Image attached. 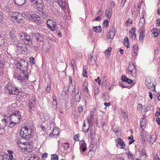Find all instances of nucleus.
<instances>
[{"label": "nucleus", "instance_id": "obj_1", "mask_svg": "<svg viewBox=\"0 0 160 160\" xmlns=\"http://www.w3.org/2000/svg\"><path fill=\"white\" fill-rule=\"evenodd\" d=\"M4 90L5 93L8 94L18 95L21 92L20 89H18L11 82H8L5 86Z\"/></svg>", "mask_w": 160, "mask_h": 160}, {"label": "nucleus", "instance_id": "obj_2", "mask_svg": "<svg viewBox=\"0 0 160 160\" xmlns=\"http://www.w3.org/2000/svg\"><path fill=\"white\" fill-rule=\"evenodd\" d=\"M16 65L17 68L22 71V73L28 75L27 69L28 64L27 60L23 59H21Z\"/></svg>", "mask_w": 160, "mask_h": 160}, {"label": "nucleus", "instance_id": "obj_3", "mask_svg": "<svg viewBox=\"0 0 160 160\" xmlns=\"http://www.w3.org/2000/svg\"><path fill=\"white\" fill-rule=\"evenodd\" d=\"M13 77L19 81L20 83L23 86H27L28 76L27 75H25L21 72L19 75L15 72L13 73Z\"/></svg>", "mask_w": 160, "mask_h": 160}, {"label": "nucleus", "instance_id": "obj_4", "mask_svg": "<svg viewBox=\"0 0 160 160\" xmlns=\"http://www.w3.org/2000/svg\"><path fill=\"white\" fill-rule=\"evenodd\" d=\"M36 4L37 8V12L42 15L43 18L47 16L48 14L44 6V4L42 0H38L34 3Z\"/></svg>", "mask_w": 160, "mask_h": 160}, {"label": "nucleus", "instance_id": "obj_5", "mask_svg": "<svg viewBox=\"0 0 160 160\" xmlns=\"http://www.w3.org/2000/svg\"><path fill=\"white\" fill-rule=\"evenodd\" d=\"M21 117V113L19 111H15L11 114L10 118L11 126L13 127L16 124L19 123Z\"/></svg>", "mask_w": 160, "mask_h": 160}, {"label": "nucleus", "instance_id": "obj_6", "mask_svg": "<svg viewBox=\"0 0 160 160\" xmlns=\"http://www.w3.org/2000/svg\"><path fill=\"white\" fill-rule=\"evenodd\" d=\"M32 131L33 130L32 129L29 128L27 126L24 127L21 129L20 136L25 140H27L31 137Z\"/></svg>", "mask_w": 160, "mask_h": 160}, {"label": "nucleus", "instance_id": "obj_7", "mask_svg": "<svg viewBox=\"0 0 160 160\" xmlns=\"http://www.w3.org/2000/svg\"><path fill=\"white\" fill-rule=\"evenodd\" d=\"M18 35L20 40L24 42L25 45L29 46L32 44V40L30 36L24 32H20Z\"/></svg>", "mask_w": 160, "mask_h": 160}, {"label": "nucleus", "instance_id": "obj_8", "mask_svg": "<svg viewBox=\"0 0 160 160\" xmlns=\"http://www.w3.org/2000/svg\"><path fill=\"white\" fill-rule=\"evenodd\" d=\"M36 104V98L35 96L32 95L29 99L28 106V111L30 113H32Z\"/></svg>", "mask_w": 160, "mask_h": 160}, {"label": "nucleus", "instance_id": "obj_9", "mask_svg": "<svg viewBox=\"0 0 160 160\" xmlns=\"http://www.w3.org/2000/svg\"><path fill=\"white\" fill-rule=\"evenodd\" d=\"M32 36L33 41L38 44L40 43L43 40V35L41 33H37L33 34Z\"/></svg>", "mask_w": 160, "mask_h": 160}, {"label": "nucleus", "instance_id": "obj_10", "mask_svg": "<svg viewBox=\"0 0 160 160\" xmlns=\"http://www.w3.org/2000/svg\"><path fill=\"white\" fill-rule=\"evenodd\" d=\"M128 70L129 73L133 77H136L137 76L136 67L134 64L132 63H129Z\"/></svg>", "mask_w": 160, "mask_h": 160}, {"label": "nucleus", "instance_id": "obj_11", "mask_svg": "<svg viewBox=\"0 0 160 160\" xmlns=\"http://www.w3.org/2000/svg\"><path fill=\"white\" fill-rule=\"evenodd\" d=\"M47 25L49 29L52 31H55L57 29L56 22L51 19L47 21Z\"/></svg>", "mask_w": 160, "mask_h": 160}, {"label": "nucleus", "instance_id": "obj_12", "mask_svg": "<svg viewBox=\"0 0 160 160\" xmlns=\"http://www.w3.org/2000/svg\"><path fill=\"white\" fill-rule=\"evenodd\" d=\"M28 18L38 24L41 23L40 18L39 16L37 14H30L28 17Z\"/></svg>", "mask_w": 160, "mask_h": 160}, {"label": "nucleus", "instance_id": "obj_13", "mask_svg": "<svg viewBox=\"0 0 160 160\" xmlns=\"http://www.w3.org/2000/svg\"><path fill=\"white\" fill-rule=\"evenodd\" d=\"M26 45L25 44H22L20 43L17 44L16 46L17 50L21 53H24L25 51L27 49Z\"/></svg>", "mask_w": 160, "mask_h": 160}, {"label": "nucleus", "instance_id": "obj_14", "mask_svg": "<svg viewBox=\"0 0 160 160\" xmlns=\"http://www.w3.org/2000/svg\"><path fill=\"white\" fill-rule=\"evenodd\" d=\"M115 142L117 147L120 149H124L125 147V144L122 139L118 138V139H115Z\"/></svg>", "mask_w": 160, "mask_h": 160}, {"label": "nucleus", "instance_id": "obj_15", "mask_svg": "<svg viewBox=\"0 0 160 160\" xmlns=\"http://www.w3.org/2000/svg\"><path fill=\"white\" fill-rule=\"evenodd\" d=\"M88 58V62L90 64L94 65L95 64L97 59L96 56L89 55Z\"/></svg>", "mask_w": 160, "mask_h": 160}, {"label": "nucleus", "instance_id": "obj_16", "mask_svg": "<svg viewBox=\"0 0 160 160\" xmlns=\"http://www.w3.org/2000/svg\"><path fill=\"white\" fill-rule=\"evenodd\" d=\"M145 84L147 88L153 91H155V86L153 83H152L150 80H146Z\"/></svg>", "mask_w": 160, "mask_h": 160}, {"label": "nucleus", "instance_id": "obj_17", "mask_svg": "<svg viewBox=\"0 0 160 160\" xmlns=\"http://www.w3.org/2000/svg\"><path fill=\"white\" fill-rule=\"evenodd\" d=\"M2 125H1L2 127H3V128H4V127L6 126L12 128V127L11 126V122L9 120H7L5 118L3 119L2 120Z\"/></svg>", "mask_w": 160, "mask_h": 160}, {"label": "nucleus", "instance_id": "obj_18", "mask_svg": "<svg viewBox=\"0 0 160 160\" xmlns=\"http://www.w3.org/2000/svg\"><path fill=\"white\" fill-rule=\"evenodd\" d=\"M112 14V8L110 7L106 9L105 15L109 19L111 17Z\"/></svg>", "mask_w": 160, "mask_h": 160}, {"label": "nucleus", "instance_id": "obj_19", "mask_svg": "<svg viewBox=\"0 0 160 160\" xmlns=\"http://www.w3.org/2000/svg\"><path fill=\"white\" fill-rule=\"evenodd\" d=\"M25 139V138H21L20 139H16V142H17V144L18 147H21L22 145H23L24 144H26L27 143H28L27 142H25L24 141Z\"/></svg>", "mask_w": 160, "mask_h": 160}, {"label": "nucleus", "instance_id": "obj_20", "mask_svg": "<svg viewBox=\"0 0 160 160\" xmlns=\"http://www.w3.org/2000/svg\"><path fill=\"white\" fill-rule=\"evenodd\" d=\"M93 118L94 115L92 113H91L90 115L88 116L87 119L89 126L91 125H92L93 121Z\"/></svg>", "mask_w": 160, "mask_h": 160}, {"label": "nucleus", "instance_id": "obj_21", "mask_svg": "<svg viewBox=\"0 0 160 160\" xmlns=\"http://www.w3.org/2000/svg\"><path fill=\"white\" fill-rule=\"evenodd\" d=\"M115 31L114 27H112L111 28L109 34V37L110 38L112 39L113 38L115 34Z\"/></svg>", "mask_w": 160, "mask_h": 160}, {"label": "nucleus", "instance_id": "obj_22", "mask_svg": "<svg viewBox=\"0 0 160 160\" xmlns=\"http://www.w3.org/2000/svg\"><path fill=\"white\" fill-rule=\"evenodd\" d=\"M142 120H140V124L141 128L142 130H143L145 127L146 120L144 118H142Z\"/></svg>", "mask_w": 160, "mask_h": 160}, {"label": "nucleus", "instance_id": "obj_23", "mask_svg": "<svg viewBox=\"0 0 160 160\" xmlns=\"http://www.w3.org/2000/svg\"><path fill=\"white\" fill-rule=\"evenodd\" d=\"M140 135H141V140L142 142L144 143L147 140L146 136L147 133L146 132L143 131Z\"/></svg>", "mask_w": 160, "mask_h": 160}, {"label": "nucleus", "instance_id": "obj_24", "mask_svg": "<svg viewBox=\"0 0 160 160\" xmlns=\"http://www.w3.org/2000/svg\"><path fill=\"white\" fill-rule=\"evenodd\" d=\"M80 149L83 152H85L87 148L86 145L84 141L80 142Z\"/></svg>", "mask_w": 160, "mask_h": 160}, {"label": "nucleus", "instance_id": "obj_25", "mask_svg": "<svg viewBox=\"0 0 160 160\" xmlns=\"http://www.w3.org/2000/svg\"><path fill=\"white\" fill-rule=\"evenodd\" d=\"M121 79L123 82H126L128 84H131L133 82L131 79L124 76H123L122 77Z\"/></svg>", "mask_w": 160, "mask_h": 160}, {"label": "nucleus", "instance_id": "obj_26", "mask_svg": "<svg viewBox=\"0 0 160 160\" xmlns=\"http://www.w3.org/2000/svg\"><path fill=\"white\" fill-rule=\"evenodd\" d=\"M26 0H13L15 3L18 6H22L25 2Z\"/></svg>", "mask_w": 160, "mask_h": 160}, {"label": "nucleus", "instance_id": "obj_27", "mask_svg": "<svg viewBox=\"0 0 160 160\" xmlns=\"http://www.w3.org/2000/svg\"><path fill=\"white\" fill-rule=\"evenodd\" d=\"M81 95V93L79 92V90H77V94L75 93L74 95L75 99L76 101L79 102L80 101Z\"/></svg>", "mask_w": 160, "mask_h": 160}, {"label": "nucleus", "instance_id": "obj_28", "mask_svg": "<svg viewBox=\"0 0 160 160\" xmlns=\"http://www.w3.org/2000/svg\"><path fill=\"white\" fill-rule=\"evenodd\" d=\"M53 101L52 102V107L54 109L57 108V102L56 101V97L55 96H53L52 97Z\"/></svg>", "mask_w": 160, "mask_h": 160}, {"label": "nucleus", "instance_id": "obj_29", "mask_svg": "<svg viewBox=\"0 0 160 160\" xmlns=\"http://www.w3.org/2000/svg\"><path fill=\"white\" fill-rule=\"evenodd\" d=\"M27 160H39V157L36 154H31Z\"/></svg>", "mask_w": 160, "mask_h": 160}, {"label": "nucleus", "instance_id": "obj_30", "mask_svg": "<svg viewBox=\"0 0 160 160\" xmlns=\"http://www.w3.org/2000/svg\"><path fill=\"white\" fill-rule=\"evenodd\" d=\"M22 17L20 13H18L15 20H13L14 22L16 23H19L21 20L22 19Z\"/></svg>", "mask_w": 160, "mask_h": 160}, {"label": "nucleus", "instance_id": "obj_31", "mask_svg": "<svg viewBox=\"0 0 160 160\" xmlns=\"http://www.w3.org/2000/svg\"><path fill=\"white\" fill-rule=\"evenodd\" d=\"M7 152H8V156L9 160H15V158L13 157L12 154L13 152L12 151H10L9 150H8Z\"/></svg>", "mask_w": 160, "mask_h": 160}, {"label": "nucleus", "instance_id": "obj_32", "mask_svg": "<svg viewBox=\"0 0 160 160\" xmlns=\"http://www.w3.org/2000/svg\"><path fill=\"white\" fill-rule=\"evenodd\" d=\"M124 45L127 47V48H129L130 47L129 44V42L128 38L127 37H126L124 39L123 43Z\"/></svg>", "mask_w": 160, "mask_h": 160}, {"label": "nucleus", "instance_id": "obj_33", "mask_svg": "<svg viewBox=\"0 0 160 160\" xmlns=\"http://www.w3.org/2000/svg\"><path fill=\"white\" fill-rule=\"evenodd\" d=\"M18 13L17 12H12L10 13V17L12 18V19H14V20H15L17 16Z\"/></svg>", "mask_w": 160, "mask_h": 160}, {"label": "nucleus", "instance_id": "obj_34", "mask_svg": "<svg viewBox=\"0 0 160 160\" xmlns=\"http://www.w3.org/2000/svg\"><path fill=\"white\" fill-rule=\"evenodd\" d=\"M92 30L96 32H101L102 30L100 26L94 27H93Z\"/></svg>", "mask_w": 160, "mask_h": 160}, {"label": "nucleus", "instance_id": "obj_35", "mask_svg": "<svg viewBox=\"0 0 160 160\" xmlns=\"http://www.w3.org/2000/svg\"><path fill=\"white\" fill-rule=\"evenodd\" d=\"M66 3L64 1L62 2H60L59 5L62 10H65L66 8Z\"/></svg>", "mask_w": 160, "mask_h": 160}, {"label": "nucleus", "instance_id": "obj_36", "mask_svg": "<svg viewBox=\"0 0 160 160\" xmlns=\"http://www.w3.org/2000/svg\"><path fill=\"white\" fill-rule=\"evenodd\" d=\"M156 137L155 135H152L150 137V143H152V144L154 142L156 141Z\"/></svg>", "mask_w": 160, "mask_h": 160}, {"label": "nucleus", "instance_id": "obj_37", "mask_svg": "<svg viewBox=\"0 0 160 160\" xmlns=\"http://www.w3.org/2000/svg\"><path fill=\"white\" fill-rule=\"evenodd\" d=\"M7 157L8 155L7 154L0 155V160H9Z\"/></svg>", "mask_w": 160, "mask_h": 160}, {"label": "nucleus", "instance_id": "obj_38", "mask_svg": "<svg viewBox=\"0 0 160 160\" xmlns=\"http://www.w3.org/2000/svg\"><path fill=\"white\" fill-rule=\"evenodd\" d=\"M59 132L58 130V129L57 128H54L52 134L53 135L58 136L59 135Z\"/></svg>", "mask_w": 160, "mask_h": 160}, {"label": "nucleus", "instance_id": "obj_39", "mask_svg": "<svg viewBox=\"0 0 160 160\" xmlns=\"http://www.w3.org/2000/svg\"><path fill=\"white\" fill-rule=\"evenodd\" d=\"M94 92V94L95 96L97 95L99 93V88L97 86L95 88Z\"/></svg>", "mask_w": 160, "mask_h": 160}, {"label": "nucleus", "instance_id": "obj_40", "mask_svg": "<svg viewBox=\"0 0 160 160\" xmlns=\"http://www.w3.org/2000/svg\"><path fill=\"white\" fill-rule=\"evenodd\" d=\"M112 50V48L111 47H109L108 49L106 50V51L105 52V54H107L108 56H109L110 55Z\"/></svg>", "mask_w": 160, "mask_h": 160}, {"label": "nucleus", "instance_id": "obj_41", "mask_svg": "<svg viewBox=\"0 0 160 160\" xmlns=\"http://www.w3.org/2000/svg\"><path fill=\"white\" fill-rule=\"evenodd\" d=\"M58 157L56 154H53L51 155V160H58Z\"/></svg>", "mask_w": 160, "mask_h": 160}, {"label": "nucleus", "instance_id": "obj_42", "mask_svg": "<svg viewBox=\"0 0 160 160\" xmlns=\"http://www.w3.org/2000/svg\"><path fill=\"white\" fill-rule=\"evenodd\" d=\"M5 43V40L0 35V47L2 45H3Z\"/></svg>", "mask_w": 160, "mask_h": 160}, {"label": "nucleus", "instance_id": "obj_43", "mask_svg": "<svg viewBox=\"0 0 160 160\" xmlns=\"http://www.w3.org/2000/svg\"><path fill=\"white\" fill-rule=\"evenodd\" d=\"M103 98L104 101L108 100L109 99V97L108 94L106 93H103Z\"/></svg>", "mask_w": 160, "mask_h": 160}, {"label": "nucleus", "instance_id": "obj_44", "mask_svg": "<svg viewBox=\"0 0 160 160\" xmlns=\"http://www.w3.org/2000/svg\"><path fill=\"white\" fill-rule=\"evenodd\" d=\"M87 70L85 68H83V72L82 73V75L83 77H85L87 78L88 76L87 75Z\"/></svg>", "mask_w": 160, "mask_h": 160}, {"label": "nucleus", "instance_id": "obj_45", "mask_svg": "<svg viewBox=\"0 0 160 160\" xmlns=\"http://www.w3.org/2000/svg\"><path fill=\"white\" fill-rule=\"evenodd\" d=\"M104 27L105 28H106L108 25V21L107 20H105L104 21L103 23Z\"/></svg>", "mask_w": 160, "mask_h": 160}, {"label": "nucleus", "instance_id": "obj_46", "mask_svg": "<svg viewBox=\"0 0 160 160\" xmlns=\"http://www.w3.org/2000/svg\"><path fill=\"white\" fill-rule=\"evenodd\" d=\"M128 158H129L133 159L135 157L134 154H132L130 152H128Z\"/></svg>", "mask_w": 160, "mask_h": 160}, {"label": "nucleus", "instance_id": "obj_47", "mask_svg": "<svg viewBox=\"0 0 160 160\" xmlns=\"http://www.w3.org/2000/svg\"><path fill=\"white\" fill-rule=\"evenodd\" d=\"M140 154L142 156L146 155V153L145 152V150L144 149L142 148L139 152Z\"/></svg>", "mask_w": 160, "mask_h": 160}, {"label": "nucleus", "instance_id": "obj_48", "mask_svg": "<svg viewBox=\"0 0 160 160\" xmlns=\"http://www.w3.org/2000/svg\"><path fill=\"white\" fill-rule=\"evenodd\" d=\"M51 86L50 83L47 84V87L46 88V92L48 93H49L50 92Z\"/></svg>", "mask_w": 160, "mask_h": 160}, {"label": "nucleus", "instance_id": "obj_49", "mask_svg": "<svg viewBox=\"0 0 160 160\" xmlns=\"http://www.w3.org/2000/svg\"><path fill=\"white\" fill-rule=\"evenodd\" d=\"M11 39L12 43L14 42L16 40V36L14 35H11Z\"/></svg>", "mask_w": 160, "mask_h": 160}, {"label": "nucleus", "instance_id": "obj_50", "mask_svg": "<svg viewBox=\"0 0 160 160\" xmlns=\"http://www.w3.org/2000/svg\"><path fill=\"white\" fill-rule=\"evenodd\" d=\"M29 59L30 60L29 61L31 64H34L35 63V59L33 57H30L29 58Z\"/></svg>", "mask_w": 160, "mask_h": 160}, {"label": "nucleus", "instance_id": "obj_51", "mask_svg": "<svg viewBox=\"0 0 160 160\" xmlns=\"http://www.w3.org/2000/svg\"><path fill=\"white\" fill-rule=\"evenodd\" d=\"M138 46L135 45L133 46L132 48V50L133 51L134 53H136V52L138 51Z\"/></svg>", "mask_w": 160, "mask_h": 160}, {"label": "nucleus", "instance_id": "obj_52", "mask_svg": "<svg viewBox=\"0 0 160 160\" xmlns=\"http://www.w3.org/2000/svg\"><path fill=\"white\" fill-rule=\"evenodd\" d=\"M71 64L73 69H74V66H75V60L73 59H71Z\"/></svg>", "mask_w": 160, "mask_h": 160}, {"label": "nucleus", "instance_id": "obj_53", "mask_svg": "<svg viewBox=\"0 0 160 160\" xmlns=\"http://www.w3.org/2000/svg\"><path fill=\"white\" fill-rule=\"evenodd\" d=\"M48 157V154L47 153H45L42 156L41 158L42 160H45Z\"/></svg>", "mask_w": 160, "mask_h": 160}, {"label": "nucleus", "instance_id": "obj_54", "mask_svg": "<svg viewBox=\"0 0 160 160\" xmlns=\"http://www.w3.org/2000/svg\"><path fill=\"white\" fill-rule=\"evenodd\" d=\"M3 18V13L2 12L0 11V23L2 22Z\"/></svg>", "mask_w": 160, "mask_h": 160}, {"label": "nucleus", "instance_id": "obj_55", "mask_svg": "<svg viewBox=\"0 0 160 160\" xmlns=\"http://www.w3.org/2000/svg\"><path fill=\"white\" fill-rule=\"evenodd\" d=\"M145 30L143 28H141L139 31V33L140 35H144Z\"/></svg>", "mask_w": 160, "mask_h": 160}, {"label": "nucleus", "instance_id": "obj_56", "mask_svg": "<svg viewBox=\"0 0 160 160\" xmlns=\"http://www.w3.org/2000/svg\"><path fill=\"white\" fill-rule=\"evenodd\" d=\"M145 20L144 18V17L143 16L140 19V22H139V23H142V24H143V23H144L145 22Z\"/></svg>", "mask_w": 160, "mask_h": 160}, {"label": "nucleus", "instance_id": "obj_57", "mask_svg": "<svg viewBox=\"0 0 160 160\" xmlns=\"http://www.w3.org/2000/svg\"><path fill=\"white\" fill-rule=\"evenodd\" d=\"M153 160H160V153L154 157Z\"/></svg>", "mask_w": 160, "mask_h": 160}, {"label": "nucleus", "instance_id": "obj_58", "mask_svg": "<svg viewBox=\"0 0 160 160\" xmlns=\"http://www.w3.org/2000/svg\"><path fill=\"white\" fill-rule=\"evenodd\" d=\"M144 37V35H140L139 36V41L140 42H142H142L143 41V38Z\"/></svg>", "mask_w": 160, "mask_h": 160}, {"label": "nucleus", "instance_id": "obj_59", "mask_svg": "<svg viewBox=\"0 0 160 160\" xmlns=\"http://www.w3.org/2000/svg\"><path fill=\"white\" fill-rule=\"evenodd\" d=\"M3 66L2 62L0 60V73L2 72V68Z\"/></svg>", "mask_w": 160, "mask_h": 160}, {"label": "nucleus", "instance_id": "obj_60", "mask_svg": "<svg viewBox=\"0 0 160 160\" xmlns=\"http://www.w3.org/2000/svg\"><path fill=\"white\" fill-rule=\"evenodd\" d=\"M142 105L141 104H139L137 106V110H141L142 109Z\"/></svg>", "mask_w": 160, "mask_h": 160}, {"label": "nucleus", "instance_id": "obj_61", "mask_svg": "<svg viewBox=\"0 0 160 160\" xmlns=\"http://www.w3.org/2000/svg\"><path fill=\"white\" fill-rule=\"evenodd\" d=\"M19 147L20 148H21V149L22 150H23V149L26 150V149H27V144H24L23 145H22V146Z\"/></svg>", "mask_w": 160, "mask_h": 160}, {"label": "nucleus", "instance_id": "obj_62", "mask_svg": "<svg viewBox=\"0 0 160 160\" xmlns=\"http://www.w3.org/2000/svg\"><path fill=\"white\" fill-rule=\"evenodd\" d=\"M65 146H64V147L65 149H67L69 148V145L68 143H65Z\"/></svg>", "mask_w": 160, "mask_h": 160}, {"label": "nucleus", "instance_id": "obj_63", "mask_svg": "<svg viewBox=\"0 0 160 160\" xmlns=\"http://www.w3.org/2000/svg\"><path fill=\"white\" fill-rule=\"evenodd\" d=\"M74 139L75 141H79V138L78 137V135H75L74 137Z\"/></svg>", "mask_w": 160, "mask_h": 160}, {"label": "nucleus", "instance_id": "obj_64", "mask_svg": "<svg viewBox=\"0 0 160 160\" xmlns=\"http://www.w3.org/2000/svg\"><path fill=\"white\" fill-rule=\"evenodd\" d=\"M94 134V132L93 131H90L89 132V137H92Z\"/></svg>", "mask_w": 160, "mask_h": 160}]
</instances>
